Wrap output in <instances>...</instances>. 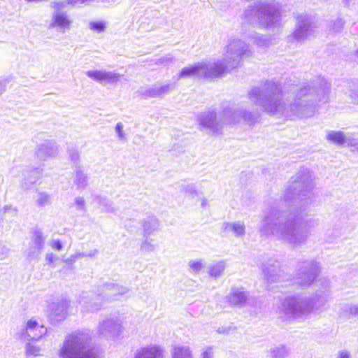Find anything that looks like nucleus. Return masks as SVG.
Returning a JSON list of instances; mask_svg holds the SVG:
<instances>
[{"label": "nucleus", "mask_w": 358, "mask_h": 358, "mask_svg": "<svg viewBox=\"0 0 358 358\" xmlns=\"http://www.w3.org/2000/svg\"><path fill=\"white\" fill-rule=\"evenodd\" d=\"M314 181L309 171L298 172L289 182L283 200L289 210L272 208L264 215L259 227L262 236H273L293 249L304 245L308 238V232L301 228L303 212L313 201Z\"/></svg>", "instance_id": "nucleus-1"}, {"label": "nucleus", "mask_w": 358, "mask_h": 358, "mask_svg": "<svg viewBox=\"0 0 358 358\" xmlns=\"http://www.w3.org/2000/svg\"><path fill=\"white\" fill-rule=\"evenodd\" d=\"M330 90V83L320 78L312 85L293 92H283L279 84L268 81L261 88H252L248 96L268 114L289 120H301L314 116L317 103L328 101Z\"/></svg>", "instance_id": "nucleus-2"}, {"label": "nucleus", "mask_w": 358, "mask_h": 358, "mask_svg": "<svg viewBox=\"0 0 358 358\" xmlns=\"http://www.w3.org/2000/svg\"><path fill=\"white\" fill-rule=\"evenodd\" d=\"M279 4L273 0H264L248 6L242 15V19L254 26L274 29L280 24Z\"/></svg>", "instance_id": "nucleus-3"}, {"label": "nucleus", "mask_w": 358, "mask_h": 358, "mask_svg": "<svg viewBox=\"0 0 358 358\" xmlns=\"http://www.w3.org/2000/svg\"><path fill=\"white\" fill-rule=\"evenodd\" d=\"M224 50L222 59L215 62L221 76L241 66L253 54L250 45L238 37L229 38Z\"/></svg>", "instance_id": "nucleus-4"}, {"label": "nucleus", "mask_w": 358, "mask_h": 358, "mask_svg": "<svg viewBox=\"0 0 358 358\" xmlns=\"http://www.w3.org/2000/svg\"><path fill=\"white\" fill-rule=\"evenodd\" d=\"M89 331H77L68 335L59 350L61 358H100L90 345Z\"/></svg>", "instance_id": "nucleus-5"}, {"label": "nucleus", "mask_w": 358, "mask_h": 358, "mask_svg": "<svg viewBox=\"0 0 358 358\" xmlns=\"http://www.w3.org/2000/svg\"><path fill=\"white\" fill-rule=\"evenodd\" d=\"M311 301L308 297L288 296L279 306V313L287 318L306 319L313 312Z\"/></svg>", "instance_id": "nucleus-6"}, {"label": "nucleus", "mask_w": 358, "mask_h": 358, "mask_svg": "<svg viewBox=\"0 0 358 358\" xmlns=\"http://www.w3.org/2000/svg\"><path fill=\"white\" fill-rule=\"evenodd\" d=\"M64 3L62 1H52L50 7L54 10L51 14L48 27L62 34L69 31L73 24V19L66 11L63 10Z\"/></svg>", "instance_id": "nucleus-7"}, {"label": "nucleus", "mask_w": 358, "mask_h": 358, "mask_svg": "<svg viewBox=\"0 0 358 358\" xmlns=\"http://www.w3.org/2000/svg\"><path fill=\"white\" fill-rule=\"evenodd\" d=\"M221 76L215 62H201L182 69L179 79L193 78H215Z\"/></svg>", "instance_id": "nucleus-8"}, {"label": "nucleus", "mask_w": 358, "mask_h": 358, "mask_svg": "<svg viewBox=\"0 0 358 358\" xmlns=\"http://www.w3.org/2000/svg\"><path fill=\"white\" fill-rule=\"evenodd\" d=\"M229 117L227 118L222 113L217 115L215 112L208 110L200 113L198 115L199 129L213 134H220L222 133L224 124H230L227 122Z\"/></svg>", "instance_id": "nucleus-9"}, {"label": "nucleus", "mask_w": 358, "mask_h": 358, "mask_svg": "<svg viewBox=\"0 0 358 358\" xmlns=\"http://www.w3.org/2000/svg\"><path fill=\"white\" fill-rule=\"evenodd\" d=\"M108 303L102 291L84 293L79 299L80 310L85 314L96 313L105 308Z\"/></svg>", "instance_id": "nucleus-10"}, {"label": "nucleus", "mask_w": 358, "mask_h": 358, "mask_svg": "<svg viewBox=\"0 0 358 358\" xmlns=\"http://www.w3.org/2000/svg\"><path fill=\"white\" fill-rule=\"evenodd\" d=\"M320 266L314 260H306L298 264L296 273V282L302 286L310 285L317 277Z\"/></svg>", "instance_id": "nucleus-11"}, {"label": "nucleus", "mask_w": 358, "mask_h": 358, "mask_svg": "<svg viewBox=\"0 0 358 358\" xmlns=\"http://www.w3.org/2000/svg\"><path fill=\"white\" fill-rule=\"evenodd\" d=\"M122 320L116 315L106 316L99 321L96 327V333L106 338H116L124 331Z\"/></svg>", "instance_id": "nucleus-12"}, {"label": "nucleus", "mask_w": 358, "mask_h": 358, "mask_svg": "<svg viewBox=\"0 0 358 358\" xmlns=\"http://www.w3.org/2000/svg\"><path fill=\"white\" fill-rule=\"evenodd\" d=\"M223 115L226 118L229 117L227 122L231 124H235L243 120L250 125L256 123L259 117L257 112L252 113L242 108H227L223 110Z\"/></svg>", "instance_id": "nucleus-13"}, {"label": "nucleus", "mask_w": 358, "mask_h": 358, "mask_svg": "<svg viewBox=\"0 0 358 358\" xmlns=\"http://www.w3.org/2000/svg\"><path fill=\"white\" fill-rule=\"evenodd\" d=\"M46 236L41 230L34 231L29 248L27 252V257L29 261L38 259L44 249Z\"/></svg>", "instance_id": "nucleus-14"}, {"label": "nucleus", "mask_w": 358, "mask_h": 358, "mask_svg": "<svg viewBox=\"0 0 358 358\" xmlns=\"http://www.w3.org/2000/svg\"><path fill=\"white\" fill-rule=\"evenodd\" d=\"M315 29V26L308 19L300 17L298 18L292 37L299 42L304 41L314 35Z\"/></svg>", "instance_id": "nucleus-15"}, {"label": "nucleus", "mask_w": 358, "mask_h": 358, "mask_svg": "<svg viewBox=\"0 0 358 358\" xmlns=\"http://www.w3.org/2000/svg\"><path fill=\"white\" fill-rule=\"evenodd\" d=\"M174 89L171 83H156L148 87H141L138 92L145 98H163Z\"/></svg>", "instance_id": "nucleus-16"}, {"label": "nucleus", "mask_w": 358, "mask_h": 358, "mask_svg": "<svg viewBox=\"0 0 358 358\" xmlns=\"http://www.w3.org/2000/svg\"><path fill=\"white\" fill-rule=\"evenodd\" d=\"M85 74L89 78L101 85L115 84L120 79V73L106 70H90Z\"/></svg>", "instance_id": "nucleus-17"}, {"label": "nucleus", "mask_w": 358, "mask_h": 358, "mask_svg": "<svg viewBox=\"0 0 358 358\" xmlns=\"http://www.w3.org/2000/svg\"><path fill=\"white\" fill-rule=\"evenodd\" d=\"M59 153V145L53 141H45L38 145L36 148L37 157L43 161L56 157Z\"/></svg>", "instance_id": "nucleus-18"}, {"label": "nucleus", "mask_w": 358, "mask_h": 358, "mask_svg": "<svg viewBox=\"0 0 358 358\" xmlns=\"http://www.w3.org/2000/svg\"><path fill=\"white\" fill-rule=\"evenodd\" d=\"M69 306V302L64 299L51 303L48 307L49 319L52 322L64 320L66 318Z\"/></svg>", "instance_id": "nucleus-19"}, {"label": "nucleus", "mask_w": 358, "mask_h": 358, "mask_svg": "<svg viewBox=\"0 0 358 358\" xmlns=\"http://www.w3.org/2000/svg\"><path fill=\"white\" fill-rule=\"evenodd\" d=\"M262 271L265 278L271 282L280 280L282 273L280 263L275 259H270L264 264Z\"/></svg>", "instance_id": "nucleus-20"}, {"label": "nucleus", "mask_w": 358, "mask_h": 358, "mask_svg": "<svg viewBox=\"0 0 358 358\" xmlns=\"http://www.w3.org/2000/svg\"><path fill=\"white\" fill-rule=\"evenodd\" d=\"M134 358H164V352L159 345H148L137 349Z\"/></svg>", "instance_id": "nucleus-21"}, {"label": "nucleus", "mask_w": 358, "mask_h": 358, "mask_svg": "<svg viewBox=\"0 0 358 358\" xmlns=\"http://www.w3.org/2000/svg\"><path fill=\"white\" fill-rule=\"evenodd\" d=\"M102 292L106 299L110 303L117 300L120 296L126 294L128 292V289L117 284L107 283L103 285Z\"/></svg>", "instance_id": "nucleus-22"}, {"label": "nucleus", "mask_w": 358, "mask_h": 358, "mask_svg": "<svg viewBox=\"0 0 358 358\" xmlns=\"http://www.w3.org/2000/svg\"><path fill=\"white\" fill-rule=\"evenodd\" d=\"M46 333V328L43 325H40L36 320L31 318L27 322L24 334L31 340H38Z\"/></svg>", "instance_id": "nucleus-23"}, {"label": "nucleus", "mask_w": 358, "mask_h": 358, "mask_svg": "<svg viewBox=\"0 0 358 358\" xmlns=\"http://www.w3.org/2000/svg\"><path fill=\"white\" fill-rule=\"evenodd\" d=\"M248 296V293L243 288L234 287L227 296V299L231 305L243 306Z\"/></svg>", "instance_id": "nucleus-24"}, {"label": "nucleus", "mask_w": 358, "mask_h": 358, "mask_svg": "<svg viewBox=\"0 0 358 358\" xmlns=\"http://www.w3.org/2000/svg\"><path fill=\"white\" fill-rule=\"evenodd\" d=\"M141 226L143 234L147 236L159 229L160 222L155 216H148L141 220Z\"/></svg>", "instance_id": "nucleus-25"}, {"label": "nucleus", "mask_w": 358, "mask_h": 358, "mask_svg": "<svg viewBox=\"0 0 358 358\" xmlns=\"http://www.w3.org/2000/svg\"><path fill=\"white\" fill-rule=\"evenodd\" d=\"M222 229L225 232L232 233L236 237L243 236L245 234V226L241 221L225 222L222 225Z\"/></svg>", "instance_id": "nucleus-26"}, {"label": "nucleus", "mask_w": 358, "mask_h": 358, "mask_svg": "<svg viewBox=\"0 0 358 358\" xmlns=\"http://www.w3.org/2000/svg\"><path fill=\"white\" fill-rule=\"evenodd\" d=\"M73 181L76 189L82 191L85 189L88 185V176L81 168L78 167L74 171Z\"/></svg>", "instance_id": "nucleus-27"}, {"label": "nucleus", "mask_w": 358, "mask_h": 358, "mask_svg": "<svg viewBox=\"0 0 358 358\" xmlns=\"http://www.w3.org/2000/svg\"><path fill=\"white\" fill-rule=\"evenodd\" d=\"M172 358H194V352L189 345H176L171 350Z\"/></svg>", "instance_id": "nucleus-28"}, {"label": "nucleus", "mask_w": 358, "mask_h": 358, "mask_svg": "<svg viewBox=\"0 0 358 358\" xmlns=\"http://www.w3.org/2000/svg\"><path fill=\"white\" fill-rule=\"evenodd\" d=\"M226 268V263L223 260L210 264L208 268V273L210 278L217 279L222 277Z\"/></svg>", "instance_id": "nucleus-29"}, {"label": "nucleus", "mask_w": 358, "mask_h": 358, "mask_svg": "<svg viewBox=\"0 0 358 358\" xmlns=\"http://www.w3.org/2000/svg\"><path fill=\"white\" fill-rule=\"evenodd\" d=\"M326 139L335 145H343L346 141V136L341 131H328L326 135Z\"/></svg>", "instance_id": "nucleus-30"}, {"label": "nucleus", "mask_w": 358, "mask_h": 358, "mask_svg": "<svg viewBox=\"0 0 358 358\" xmlns=\"http://www.w3.org/2000/svg\"><path fill=\"white\" fill-rule=\"evenodd\" d=\"M289 353V349L284 345H279L271 348L268 351L269 358H286Z\"/></svg>", "instance_id": "nucleus-31"}, {"label": "nucleus", "mask_w": 358, "mask_h": 358, "mask_svg": "<svg viewBox=\"0 0 358 358\" xmlns=\"http://www.w3.org/2000/svg\"><path fill=\"white\" fill-rule=\"evenodd\" d=\"M206 262L203 259H190L187 263L189 271L191 273L199 274L206 268Z\"/></svg>", "instance_id": "nucleus-32"}, {"label": "nucleus", "mask_w": 358, "mask_h": 358, "mask_svg": "<svg viewBox=\"0 0 358 358\" xmlns=\"http://www.w3.org/2000/svg\"><path fill=\"white\" fill-rule=\"evenodd\" d=\"M254 43L260 48H267L275 43V38L271 36L257 34L254 37Z\"/></svg>", "instance_id": "nucleus-33"}, {"label": "nucleus", "mask_w": 358, "mask_h": 358, "mask_svg": "<svg viewBox=\"0 0 358 358\" xmlns=\"http://www.w3.org/2000/svg\"><path fill=\"white\" fill-rule=\"evenodd\" d=\"M36 340H31L25 345V354L27 357H37L41 355L42 349L36 343Z\"/></svg>", "instance_id": "nucleus-34"}, {"label": "nucleus", "mask_w": 358, "mask_h": 358, "mask_svg": "<svg viewBox=\"0 0 358 358\" xmlns=\"http://www.w3.org/2000/svg\"><path fill=\"white\" fill-rule=\"evenodd\" d=\"M39 171L38 169H26L24 172V186L28 187L29 185L35 183L39 178Z\"/></svg>", "instance_id": "nucleus-35"}, {"label": "nucleus", "mask_w": 358, "mask_h": 358, "mask_svg": "<svg viewBox=\"0 0 358 358\" xmlns=\"http://www.w3.org/2000/svg\"><path fill=\"white\" fill-rule=\"evenodd\" d=\"M312 302L313 312L320 310L327 303L328 300L325 296H315L314 297H308Z\"/></svg>", "instance_id": "nucleus-36"}, {"label": "nucleus", "mask_w": 358, "mask_h": 358, "mask_svg": "<svg viewBox=\"0 0 358 358\" xmlns=\"http://www.w3.org/2000/svg\"><path fill=\"white\" fill-rule=\"evenodd\" d=\"M51 196L45 192H40L36 199V203L38 207H45L51 204Z\"/></svg>", "instance_id": "nucleus-37"}, {"label": "nucleus", "mask_w": 358, "mask_h": 358, "mask_svg": "<svg viewBox=\"0 0 358 358\" xmlns=\"http://www.w3.org/2000/svg\"><path fill=\"white\" fill-rule=\"evenodd\" d=\"M88 28L97 34L105 31L106 29V23L102 21H91L88 24Z\"/></svg>", "instance_id": "nucleus-38"}, {"label": "nucleus", "mask_w": 358, "mask_h": 358, "mask_svg": "<svg viewBox=\"0 0 358 358\" xmlns=\"http://www.w3.org/2000/svg\"><path fill=\"white\" fill-rule=\"evenodd\" d=\"M99 206L103 211L107 213H112L115 210L114 205L113 203L106 198H99Z\"/></svg>", "instance_id": "nucleus-39"}, {"label": "nucleus", "mask_w": 358, "mask_h": 358, "mask_svg": "<svg viewBox=\"0 0 358 358\" xmlns=\"http://www.w3.org/2000/svg\"><path fill=\"white\" fill-rule=\"evenodd\" d=\"M350 89L345 93L352 99V101L358 104V84L348 83Z\"/></svg>", "instance_id": "nucleus-40"}, {"label": "nucleus", "mask_w": 358, "mask_h": 358, "mask_svg": "<svg viewBox=\"0 0 358 358\" xmlns=\"http://www.w3.org/2000/svg\"><path fill=\"white\" fill-rule=\"evenodd\" d=\"M185 192L186 195L192 199L195 197H200L201 192L198 190L196 186L193 185H188L185 187Z\"/></svg>", "instance_id": "nucleus-41"}, {"label": "nucleus", "mask_w": 358, "mask_h": 358, "mask_svg": "<svg viewBox=\"0 0 358 358\" xmlns=\"http://www.w3.org/2000/svg\"><path fill=\"white\" fill-rule=\"evenodd\" d=\"M215 348L213 346H205L201 350L199 358H214Z\"/></svg>", "instance_id": "nucleus-42"}, {"label": "nucleus", "mask_w": 358, "mask_h": 358, "mask_svg": "<svg viewBox=\"0 0 358 358\" xmlns=\"http://www.w3.org/2000/svg\"><path fill=\"white\" fill-rule=\"evenodd\" d=\"M115 131L117 138L120 141L125 142L127 141V134L124 131V125L122 122H118L115 127Z\"/></svg>", "instance_id": "nucleus-43"}, {"label": "nucleus", "mask_w": 358, "mask_h": 358, "mask_svg": "<svg viewBox=\"0 0 358 358\" xmlns=\"http://www.w3.org/2000/svg\"><path fill=\"white\" fill-rule=\"evenodd\" d=\"M141 248L143 251L152 252L155 250L156 245L152 243L151 240H145L142 243Z\"/></svg>", "instance_id": "nucleus-44"}, {"label": "nucleus", "mask_w": 358, "mask_h": 358, "mask_svg": "<svg viewBox=\"0 0 358 358\" xmlns=\"http://www.w3.org/2000/svg\"><path fill=\"white\" fill-rule=\"evenodd\" d=\"M76 207L79 210H85V200L82 196H77L74 199Z\"/></svg>", "instance_id": "nucleus-45"}, {"label": "nucleus", "mask_w": 358, "mask_h": 358, "mask_svg": "<svg viewBox=\"0 0 358 358\" xmlns=\"http://www.w3.org/2000/svg\"><path fill=\"white\" fill-rule=\"evenodd\" d=\"M172 62H173V58L172 57L165 56V57H161V58L158 59L157 60H156L155 64H157V65H159V64L167 65Z\"/></svg>", "instance_id": "nucleus-46"}, {"label": "nucleus", "mask_w": 358, "mask_h": 358, "mask_svg": "<svg viewBox=\"0 0 358 358\" xmlns=\"http://www.w3.org/2000/svg\"><path fill=\"white\" fill-rule=\"evenodd\" d=\"M49 245L52 248V249L57 251H60L63 249V245L62 242L58 239H54L50 241Z\"/></svg>", "instance_id": "nucleus-47"}, {"label": "nucleus", "mask_w": 358, "mask_h": 358, "mask_svg": "<svg viewBox=\"0 0 358 358\" xmlns=\"http://www.w3.org/2000/svg\"><path fill=\"white\" fill-rule=\"evenodd\" d=\"M82 256L79 252H76L64 259V262L68 264H73L78 259H81Z\"/></svg>", "instance_id": "nucleus-48"}, {"label": "nucleus", "mask_w": 358, "mask_h": 358, "mask_svg": "<svg viewBox=\"0 0 358 358\" xmlns=\"http://www.w3.org/2000/svg\"><path fill=\"white\" fill-rule=\"evenodd\" d=\"M69 156L71 162L77 163L79 162L80 155L78 151L76 150H71L69 151Z\"/></svg>", "instance_id": "nucleus-49"}, {"label": "nucleus", "mask_w": 358, "mask_h": 358, "mask_svg": "<svg viewBox=\"0 0 358 358\" xmlns=\"http://www.w3.org/2000/svg\"><path fill=\"white\" fill-rule=\"evenodd\" d=\"M344 22L341 19H337L333 24V29L335 31H339L343 27Z\"/></svg>", "instance_id": "nucleus-50"}, {"label": "nucleus", "mask_w": 358, "mask_h": 358, "mask_svg": "<svg viewBox=\"0 0 358 358\" xmlns=\"http://www.w3.org/2000/svg\"><path fill=\"white\" fill-rule=\"evenodd\" d=\"M345 145H347L353 149L357 146V145H358V141L355 138L346 136V141Z\"/></svg>", "instance_id": "nucleus-51"}, {"label": "nucleus", "mask_w": 358, "mask_h": 358, "mask_svg": "<svg viewBox=\"0 0 358 358\" xmlns=\"http://www.w3.org/2000/svg\"><path fill=\"white\" fill-rule=\"evenodd\" d=\"M336 358H351V355L348 350H342L338 352Z\"/></svg>", "instance_id": "nucleus-52"}, {"label": "nucleus", "mask_w": 358, "mask_h": 358, "mask_svg": "<svg viewBox=\"0 0 358 358\" xmlns=\"http://www.w3.org/2000/svg\"><path fill=\"white\" fill-rule=\"evenodd\" d=\"M80 255H82V258L83 257H95L98 253L99 251L96 249H94L89 252H79Z\"/></svg>", "instance_id": "nucleus-53"}, {"label": "nucleus", "mask_w": 358, "mask_h": 358, "mask_svg": "<svg viewBox=\"0 0 358 358\" xmlns=\"http://www.w3.org/2000/svg\"><path fill=\"white\" fill-rule=\"evenodd\" d=\"M8 82L9 80L7 78L0 79V95L6 90V87Z\"/></svg>", "instance_id": "nucleus-54"}, {"label": "nucleus", "mask_w": 358, "mask_h": 358, "mask_svg": "<svg viewBox=\"0 0 358 358\" xmlns=\"http://www.w3.org/2000/svg\"><path fill=\"white\" fill-rule=\"evenodd\" d=\"M348 312L351 315L358 316V305H351L349 306Z\"/></svg>", "instance_id": "nucleus-55"}, {"label": "nucleus", "mask_w": 358, "mask_h": 358, "mask_svg": "<svg viewBox=\"0 0 358 358\" xmlns=\"http://www.w3.org/2000/svg\"><path fill=\"white\" fill-rule=\"evenodd\" d=\"M56 257L55 255L50 252V253H47L46 255H45V260L47 262H48L49 263H52L53 262H55L56 260Z\"/></svg>", "instance_id": "nucleus-56"}, {"label": "nucleus", "mask_w": 358, "mask_h": 358, "mask_svg": "<svg viewBox=\"0 0 358 358\" xmlns=\"http://www.w3.org/2000/svg\"><path fill=\"white\" fill-rule=\"evenodd\" d=\"M2 210L4 213H8L11 210L16 212L17 209L15 208H13L11 205H6L3 206Z\"/></svg>", "instance_id": "nucleus-57"}, {"label": "nucleus", "mask_w": 358, "mask_h": 358, "mask_svg": "<svg viewBox=\"0 0 358 358\" xmlns=\"http://www.w3.org/2000/svg\"><path fill=\"white\" fill-rule=\"evenodd\" d=\"M201 206L203 208H206L207 206H208V201L206 198H205V197L201 198Z\"/></svg>", "instance_id": "nucleus-58"}, {"label": "nucleus", "mask_w": 358, "mask_h": 358, "mask_svg": "<svg viewBox=\"0 0 358 358\" xmlns=\"http://www.w3.org/2000/svg\"><path fill=\"white\" fill-rule=\"evenodd\" d=\"M0 249H1L2 252L6 254L8 252V249L5 246H2Z\"/></svg>", "instance_id": "nucleus-59"}, {"label": "nucleus", "mask_w": 358, "mask_h": 358, "mask_svg": "<svg viewBox=\"0 0 358 358\" xmlns=\"http://www.w3.org/2000/svg\"><path fill=\"white\" fill-rule=\"evenodd\" d=\"M343 1L345 5H348L350 2V0H343Z\"/></svg>", "instance_id": "nucleus-60"}, {"label": "nucleus", "mask_w": 358, "mask_h": 358, "mask_svg": "<svg viewBox=\"0 0 358 358\" xmlns=\"http://www.w3.org/2000/svg\"><path fill=\"white\" fill-rule=\"evenodd\" d=\"M357 53H358V51H357Z\"/></svg>", "instance_id": "nucleus-61"}]
</instances>
